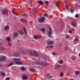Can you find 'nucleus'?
I'll return each instance as SVG.
<instances>
[{
	"label": "nucleus",
	"instance_id": "obj_1",
	"mask_svg": "<svg viewBox=\"0 0 80 80\" xmlns=\"http://www.w3.org/2000/svg\"><path fill=\"white\" fill-rule=\"evenodd\" d=\"M28 52H29L30 56H33L35 57H38L39 56V55L37 53V52L35 51H34L33 52H32L31 51H28Z\"/></svg>",
	"mask_w": 80,
	"mask_h": 80
},
{
	"label": "nucleus",
	"instance_id": "obj_2",
	"mask_svg": "<svg viewBox=\"0 0 80 80\" xmlns=\"http://www.w3.org/2000/svg\"><path fill=\"white\" fill-rule=\"evenodd\" d=\"M13 60L15 62L16 64L17 65L22 64V62H19L20 61V59L19 58H14L13 59Z\"/></svg>",
	"mask_w": 80,
	"mask_h": 80
},
{
	"label": "nucleus",
	"instance_id": "obj_3",
	"mask_svg": "<svg viewBox=\"0 0 80 80\" xmlns=\"http://www.w3.org/2000/svg\"><path fill=\"white\" fill-rule=\"evenodd\" d=\"M35 64L40 66H43L45 64V62L42 61V62H40L39 60L36 62Z\"/></svg>",
	"mask_w": 80,
	"mask_h": 80
},
{
	"label": "nucleus",
	"instance_id": "obj_4",
	"mask_svg": "<svg viewBox=\"0 0 80 80\" xmlns=\"http://www.w3.org/2000/svg\"><path fill=\"white\" fill-rule=\"evenodd\" d=\"M46 20V18L44 17H42V18H39L38 19V21L40 23H42L45 22L44 21Z\"/></svg>",
	"mask_w": 80,
	"mask_h": 80
},
{
	"label": "nucleus",
	"instance_id": "obj_5",
	"mask_svg": "<svg viewBox=\"0 0 80 80\" xmlns=\"http://www.w3.org/2000/svg\"><path fill=\"white\" fill-rule=\"evenodd\" d=\"M6 57L5 56H2L0 58V62H2L5 60Z\"/></svg>",
	"mask_w": 80,
	"mask_h": 80
},
{
	"label": "nucleus",
	"instance_id": "obj_6",
	"mask_svg": "<svg viewBox=\"0 0 80 80\" xmlns=\"http://www.w3.org/2000/svg\"><path fill=\"white\" fill-rule=\"evenodd\" d=\"M41 38L42 37L39 35H35L33 36V38L35 39H37L38 38Z\"/></svg>",
	"mask_w": 80,
	"mask_h": 80
},
{
	"label": "nucleus",
	"instance_id": "obj_7",
	"mask_svg": "<svg viewBox=\"0 0 80 80\" xmlns=\"http://www.w3.org/2000/svg\"><path fill=\"white\" fill-rule=\"evenodd\" d=\"M12 35H13V37L15 38L18 36V32H14L13 33Z\"/></svg>",
	"mask_w": 80,
	"mask_h": 80
},
{
	"label": "nucleus",
	"instance_id": "obj_8",
	"mask_svg": "<svg viewBox=\"0 0 80 80\" xmlns=\"http://www.w3.org/2000/svg\"><path fill=\"white\" fill-rule=\"evenodd\" d=\"M37 2L38 3H40L42 5H44V2H42V0L38 1Z\"/></svg>",
	"mask_w": 80,
	"mask_h": 80
},
{
	"label": "nucleus",
	"instance_id": "obj_9",
	"mask_svg": "<svg viewBox=\"0 0 80 80\" xmlns=\"http://www.w3.org/2000/svg\"><path fill=\"white\" fill-rule=\"evenodd\" d=\"M7 12V11L6 9H3L2 10V14L3 15L6 14Z\"/></svg>",
	"mask_w": 80,
	"mask_h": 80
},
{
	"label": "nucleus",
	"instance_id": "obj_10",
	"mask_svg": "<svg viewBox=\"0 0 80 80\" xmlns=\"http://www.w3.org/2000/svg\"><path fill=\"white\" fill-rule=\"evenodd\" d=\"M26 50V49L23 50H22L21 52L23 54H27Z\"/></svg>",
	"mask_w": 80,
	"mask_h": 80
},
{
	"label": "nucleus",
	"instance_id": "obj_11",
	"mask_svg": "<svg viewBox=\"0 0 80 80\" xmlns=\"http://www.w3.org/2000/svg\"><path fill=\"white\" fill-rule=\"evenodd\" d=\"M22 78L23 80H26L28 78V77L26 76L23 75Z\"/></svg>",
	"mask_w": 80,
	"mask_h": 80
},
{
	"label": "nucleus",
	"instance_id": "obj_12",
	"mask_svg": "<svg viewBox=\"0 0 80 80\" xmlns=\"http://www.w3.org/2000/svg\"><path fill=\"white\" fill-rule=\"evenodd\" d=\"M5 31H7L9 29V27L8 26H5L4 28Z\"/></svg>",
	"mask_w": 80,
	"mask_h": 80
},
{
	"label": "nucleus",
	"instance_id": "obj_13",
	"mask_svg": "<svg viewBox=\"0 0 80 80\" xmlns=\"http://www.w3.org/2000/svg\"><path fill=\"white\" fill-rule=\"evenodd\" d=\"M78 37L77 36L76 37V38L75 39V40L74 41V42H78V41H79V39H78Z\"/></svg>",
	"mask_w": 80,
	"mask_h": 80
},
{
	"label": "nucleus",
	"instance_id": "obj_14",
	"mask_svg": "<svg viewBox=\"0 0 80 80\" xmlns=\"http://www.w3.org/2000/svg\"><path fill=\"white\" fill-rule=\"evenodd\" d=\"M32 11L33 12H35L37 11V9L35 7L32 8Z\"/></svg>",
	"mask_w": 80,
	"mask_h": 80
},
{
	"label": "nucleus",
	"instance_id": "obj_15",
	"mask_svg": "<svg viewBox=\"0 0 80 80\" xmlns=\"http://www.w3.org/2000/svg\"><path fill=\"white\" fill-rule=\"evenodd\" d=\"M13 56L14 57H18L19 56V55L18 53H15L13 55Z\"/></svg>",
	"mask_w": 80,
	"mask_h": 80
},
{
	"label": "nucleus",
	"instance_id": "obj_16",
	"mask_svg": "<svg viewBox=\"0 0 80 80\" xmlns=\"http://www.w3.org/2000/svg\"><path fill=\"white\" fill-rule=\"evenodd\" d=\"M76 58V56H73L72 57V59L74 61H75Z\"/></svg>",
	"mask_w": 80,
	"mask_h": 80
},
{
	"label": "nucleus",
	"instance_id": "obj_17",
	"mask_svg": "<svg viewBox=\"0 0 80 80\" xmlns=\"http://www.w3.org/2000/svg\"><path fill=\"white\" fill-rule=\"evenodd\" d=\"M48 45H52L53 44V42H52V41H49L48 42Z\"/></svg>",
	"mask_w": 80,
	"mask_h": 80
},
{
	"label": "nucleus",
	"instance_id": "obj_18",
	"mask_svg": "<svg viewBox=\"0 0 80 80\" xmlns=\"http://www.w3.org/2000/svg\"><path fill=\"white\" fill-rule=\"evenodd\" d=\"M72 25L73 27H75L76 26V24H75V22H74V21H73L72 22Z\"/></svg>",
	"mask_w": 80,
	"mask_h": 80
},
{
	"label": "nucleus",
	"instance_id": "obj_19",
	"mask_svg": "<svg viewBox=\"0 0 80 80\" xmlns=\"http://www.w3.org/2000/svg\"><path fill=\"white\" fill-rule=\"evenodd\" d=\"M52 31H49L48 32V36L49 37H51V35L52 34Z\"/></svg>",
	"mask_w": 80,
	"mask_h": 80
},
{
	"label": "nucleus",
	"instance_id": "obj_20",
	"mask_svg": "<svg viewBox=\"0 0 80 80\" xmlns=\"http://www.w3.org/2000/svg\"><path fill=\"white\" fill-rule=\"evenodd\" d=\"M18 32L19 33V34H20V35H22L23 34V32H22L21 31H18Z\"/></svg>",
	"mask_w": 80,
	"mask_h": 80
},
{
	"label": "nucleus",
	"instance_id": "obj_21",
	"mask_svg": "<svg viewBox=\"0 0 80 80\" xmlns=\"http://www.w3.org/2000/svg\"><path fill=\"white\" fill-rule=\"evenodd\" d=\"M23 29L24 32H25V33L26 34H27V31H26V29L24 27H23Z\"/></svg>",
	"mask_w": 80,
	"mask_h": 80
},
{
	"label": "nucleus",
	"instance_id": "obj_22",
	"mask_svg": "<svg viewBox=\"0 0 80 80\" xmlns=\"http://www.w3.org/2000/svg\"><path fill=\"white\" fill-rule=\"evenodd\" d=\"M0 74H1L3 76H4L5 75V73L3 72H1Z\"/></svg>",
	"mask_w": 80,
	"mask_h": 80
},
{
	"label": "nucleus",
	"instance_id": "obj_23",
	"mask_svg": "<svg viewBox=\"0 0 80 80\" xmlns=\"http://www.w3.org/2000/svg\"><path fill=\"white\" fill-rule=\"evenodd\" d=\"M6 40L8 41V42H9L10 41V38L9 37L7 38Z\"/></svg>",
	"mask_w": 80,
	"mask_h": 80
},
{
	"label": "nucleus",
	"instance_id": "obj_24",
	"mask_svg": "<svg viewBox=\"0 0 80 80\" xmlns=\"http://www.w3.org/2000/svg\"><path fill=\"white\" fill-rule=\"evenodd\" d=\"M20 21L21 22H26V21H25V20H24V19H21Z\"/></svg>",
	"mask_w": 80,
	"mask_h": 80
},
{
	"label": "nucleus",
	"instance_id": "obj_25",
	"mask_svg": "<svg viewBox=\"0 0 80 80\" xmlns=\"http://www.w3.org/2000/svg\"><path fill=\"white\" fill-rule=\"evenodd\" d=\"M14 63H13L12 62L11 63H10V64H9V65H8V67H9L10 66L12 65H13Z\"/></svg>",
	"mask_w": 80,
	"mask_h": 80
},
{
	"label": "nucleus",
	"instance_id": "obj_26",
	"mask_svg": "<svg viewBox=\"0 0 80 80\" xmlns=\"http://www.w3.org/2000/svg\"><path fill=\"white\" fill-rule=\"evenodd\" d=\"M69 38H70L69 36H68V35H66L65 38L67 39H68Z\"/></svg>",
	"mask_w": 80,
	"mask_h": 80
},
{
	"label": "nucleus",
	"instance_id": "obj_27",
	"mask_svg": "<svg viewBox=\"0 0 80 80\" xmlns=\"http://www.w3.org/2000/svg\"><path fill=\"white\" fill-rule=\"evenodd\" d=\"M60 76L62 77L63 76V72H62L60 74Z\"/></svg>",
	"mask_w": 80,
	"mask_h": 80
},
{
	"label": "nucleus",
	"instance_id": "obj_28",
	"mask_svg": "<svg viewBox=\"0 0 80 80\" xmlns=\"http://www.w3.org/2000/svg\"><path fill=\"white\" fill-rule=\"evenodd\" d=\"M30 71H31L34 72H35V69H34V68H32V69H30Z\"/></svg>",
	"mask_w": 80,
	"mask_h": 80
},
{
	"label": "nucleus",
	"instance_id": "obj_29",
	"mask_svg": "<svg viewBox=\"0 0 80 80\" xmlns=\"http://www.w3.org/2000/svg\"><path fill=\"white\" fill-rule=\"evenodd\" d=\"M60 3V2H56V6L57 7H58Z\"/></svg>",
	"mask_w": 80,
	"mask_h": 80
},
{
	"label": "nucleus",
	"instance_id": "obj_30",
	"mask_svg": "<svg viewBox=\"0 0 80 80\" xmlns=\"http://www.w3.org/2000/svg\"><path fill=\"white\" fill-rule=\"evenodd\" d=\"M59 64H62L63 63V62L62 60H60L59 61Z\"/></svg>",
	"mask_w": 80,
	"mask_h": 80
},
{
	"label": "nucleus",
	"instance_id": "obj_31",
	"mask_svg": "<svg viewBox=\"0 0 80 80\" xmlns=\"http://www.w3.org/2000/svg\"><path fill=\"white\" fill-rule=\"evenodd\" d=\"M45 3L47 5H48V1H45Z\"/></svg>",
	"mask_w": 80,
	"mask_h": 80
},
{
	"label": "nucleus",
	"instance_id": "obj_32",
	"mask_svg": "<svg viewBox=\"0 0 80 80\" xmlns=\"http://www.w3.org/2000/svg\"><path fill=\"white\" fill-rule=\"evenodd\" d=\"M75 7L76 8H77L78 6V3H76L75 4Z\"/></svg>",
	"mask_w": 80,
	"mask_h": 80
},
{
	"label": "nucleus",
	"instance_id": "obj_33",
	"mask_svg": "<svg viewBox=\"0 0 80 80\" xmlns=\"http://www.w3.org/2000/svg\"><path fill=\"white\" fill-rule=\"evenodd\" d=\"M41 30L42 31L45 32V29L44 28H41Z\"/></svg>",
	"mask_w": 80,
	"mask_h": 80
},
{
	"label": "nucleus",
	"instance_id": "obj_34",
	"mask_svg": "<svg viewBox=\"0 0 80 80\" xmlns=\"http://www.w3.org/2000/svg\"><path fill=\"white\" fill-rule=\"evenodd\" d=\"M79 17V15L78 14H76L75 17L76 18H78Z\"/></svg>",
	"mask_w": 80,
	"mask_h": 80
},
{
	"label": "nucleus",
	"instance_id": "obj_35",
	"mask_svg": "<svg viewBox=\"0 0 80 80\" xmlns=\"http://www.w3.org/2000/svg\"><path fill=\"white\" fill-rule=\"evenodd\" d=\"M79 73V71H77L76 73L75 74L77 75H78Z\"/></svg>",
	"mask_w": 80,
	"mask_h": 80
},
{
	"label": "nucleus",
	"instance_id": "obj_36",
	"mask_svg": "<svg viewBox=\"0 0 80 80\" xmlns=\"http://www.w3.org/2000/svg\"><path fill=\"white\" fill-rule=\"evenodd\" d=\"M60 66H61L60 65H59V64H57V66H56V67L58 68H59V67Z\"/></svg>",
	"mask_w": 80,
	"mask_h": 80
},
{
	"label": "nucleus",
	"instance_id": "obj_37",
	"mask_svg": "<svg viewBox=\"0 0 80 80\" xmlns=\"http://www.w3.org/2000/svg\"><path fill=\"white\" fill-rule=\"evenodd\" d=\"M8 45L10 47L11 46V43L10 42H8Z\"/></svg>",
	"mask_w": 80,
	"mask_h": 80
},
{
	"label": "nucleus",
	"instance_id": "obj_38",
	"mask_svg": "<svg viewBox=\"0 0 80 80\" xmlns=\"http://www.w3.org/2000/svg\"><path fill=\"white\" fill-rule=\"evenodd\" d=\"M70 11H71L72 13H73L74 12V9H70Z\"/></svg>",
	"mask_w": 80,
	"mask_h": 80
},
{
	"label": "nucleus",
	"instance_id": "obj_39",
	"mask_svg": "<svg viewBox=\"0 0 80 80\" xmlns=\"http://www.w3.org/2000/svg\"><path fill=\"white\" fill-rule=\"evenodd\" d=\"M21 69H22V70H25V68L23 67H22L21 68Z\"/></svg>",
	"mask_w": 80,
	"mask_h": 80
},
{
	"label": "nucleus",
	"instance_id": "obj_40",
	"mask_svg": "<svg viewBox=\"0 0 80 80\" xmlns=\"http://www.w3.org/2000/svg\"><path fill=\"white\" fill-rule=\"evenodd\" d=\"M68 32L70 34H71L72 33V32L71 30H69Z\"/></svg>",
	"mask_w": 80,
	"mask_h": 80
},
{
	"label": "nucleus",
	"instance_id": "obj_41",
	"mask_svg": "<svg viewBox=\"0 0 80 80\" xmlns=\"http://www.w3.org/2000/svg\"><path fill=\"white\" fill-rule=\"evenodd\" d=\"M10 78L9 77H8L6 79V80H10Z\"/></svg>",
	"mask_w": 80,
	"mask_h": 80
},
{
	"label": "nucleus",
	"instance_id": "obj_42",
	"mask_svg": "<svg viewBox=\"0 0 80 80\" xmlns=\"http://www.w3.org/2000/svg\"><path fill=\"white\" fill-rule=\"evenodd\" d=\"M57 54V53H53V55H56Z\"/></svg>",
	"mask_w": 80,
	"mask_h": 80
},
{
	"label": "nucleus",
	"instance_id": "obj_43",
	"mask_svg": "<svg viewBox=\"0 0 80 80\" xmlns=\"http://www.w3.org/2000/svg\"><path fill=\"white\" fill-rule=\"evenodd\" d=\"M43 16L45 17H47V14H44Z\"/></svg>",
	"mask_w": 80,
	"mask_h": 80
},
{
	"label": "nucleus",
	"instance_id": "obj_44",
	"mask_svg": "<svg viewBox=\"0 0 80 80\" xmlns=\"http://www.w3.org/2000/svg\"><path fill=\"white\" fill-rule=\"evenodd\" d=\"M65 49L67 50H68V47H65Z\"/></svg>",
	"mask_w": 80,
	"mask_h": 80
},
{
	"label": "nucleus",
	"instance_id": "obj_45",
	"mask_svg": "<svg viewBox=\"0 0 80 80\" xmlns=\"http://www.w3.org/2000/svg\"><path fill=\"white\" fill-rule=\"evenodd\" d=\"M24 15L25 17L28 16V15H27V14H24Z\"/></svg>",
	"mask_w": 80,
	"mask_h": 80
},
{
	"label": "nucleus",
	"instance_id": "obj_46",
	"mask_svg": "<svg viewBox=\"0 0 80 80\" xmlns=\"http://www.w3.org/2000/svg\"><path fill=\"white\" fill-rule=\"evenodd\" d=\"M12 12L13 13H15V12L14 11H13V10H12Z\"/></svg>",
	"mask_w": 80,
	"mask_h": 80
},
{
	"label": "nucleus",
	"instance_id": "obj_47",
	"mask_svg": "<svg viewBox=\"0 0 80 80\" xmlns=\"http://www.w3.org/2000/svg\"><path fill=\"white\" fill-rule=\"evenodd\" d=\"M52 28H50V30L49 31L52 32Z\"/></svg>",
	"mask_w": 80,
	"mask_h": 80
},
{
	"label": "nucleus",
	"instance_id": "obj_48",
	"mask_svg": "<svg viewBox=\"0 0 80 80\" xmlns=\"http://www.w3.org/2000/svg\"><path fill=\"white\" fill-rule=\"evenodd\" d=\"M50 47L51 48H52L53 47V46H50Z\"/></svg>",
	"mask_w": 80,
	"mask_h": 80
},
{
	"label": "nucleus",
	"instance_id": "obj_49",
	"mask_svg": "<svg viewBox=\"0 0 80 80\" xmlns=\"http://www.w3.org/2000/svg\"><path fill=\"white\" fill-rule=\"evenodd\" d=\"M49 47H50V46H47V48H49Z\"/></svg>",
	"mask_w": 80,
	"mask_h": 80
},
{
	"label": "nucleus",
	"instance_id": "obj_50",
	"mask_svg": "<svg viewBox=\"0 0 80 80\" xmlns=\"http://www.w3.org/2000/svg\"><path fill=\"white\" fill-rule=\"evenodd\" d=\"M22 5H20V8H22Z\"/></svg>",
	"mask_w": 80,
	"mask_h": 80
},
{
	"label": "nucleus",
	"instance_id": "obj_51",
	"mask_svg": "<svg viewBox=\"0 0 80 80\" xmlns=\"http://www.w3.org/2000/svg\"><path fill=\"white\" fill-rule=\"evenodd\" d=\"M2 44L1 43H0V45H2Z\"/></svg>",
	"mask_w": 80,
	"mask_h": 80
},
{
	"label": "nucleus",
	"instance_id": "obj_52",
	"mask_svg": "<svg viewBox=\"0 0 80 80\" xmlns=\"http://www.w3.org/2000/svg\"><path fill=\"white\" fill-rule=\"evenodd\" d=\"M79 57H80V53L79 54V56H78Z\"/></svg>",
	"mask_w": 80,
	"mask_h": 80
},
{
	"label": "nucleus",
	"instance_id": "obj_53",
	"mask_svg": "<svg viewBox=\"0 0 80 80\" xmlns=\"http://www.w3.org/2000/svg\"><path fill=\"white\" fill-rule=\"evenodd\" d=\"M49 75H50V74H47V76H49Z\"/></svg>",
	"mask_w": 80,
	"mask_h": 80
},
{
	"label": "nucleus",
	"instance_id": "obj_54",
	"mask_svg": "<svg viewBox=\"0 0 80 80\" xmlns=\"http://www.w3.org/2000/svg\"><path fill=\"white\" fill-rule=\"evenodd\" d=\"M57 68H56V67H55V68L54 69L55 70H56V69H57Z\"/></svg>",
	"mask_w": 80,
	"mask_h": 80
},
{
	"label": "nucleus",
	"instance_id": "obj_55",
	"mask_svg": "<svg viewBox=\"0 0 80 80\" xmlns=\"http://www.w3.org/2000/svg\"><path fill=\"white\" fill-rule=\"evenodd\" d=\"M67 9L68 10V6L67 5Z\"/></svg>",
	"mask_w": 80,
	"mask_h": 80
},
{
	"label": "nucleus",
	"instance_id": "obj_56",
	"mask_svg": "<svg viewBox=\"0 0 80 80\" xmlns=\"http://www.w3.org/2000/svg\"><path fill=\"white\" fill-rule=\"evenodd\" d=\"M16 15H19L18 13V14H16Z\"/></svg>",
	"mask_w": 80,
	"mask_h": 80
},
{
	"label": "nucleus",
	"instance_id": "obj_57",
	"mask_svg": "<svg viewBox=\"0 0 80 80\" xmlns=\"http://www.w3.org/2000/svg\"><path fill=\"white\" fill-rule=\"evenodd\" d=\"M65 3L67 4V1L66 0H65Z\"/></svg>",
	"mask_w": 80,
	"mask_h": 80
},
{
	"label": "nucleus",
	"instance_id": "obj_58",
	"mask_svg": "<svg viewBox=\"0 0 80 80\" xmlns=\"http://www.w3.org/2000/svg\"><path fill=\"white\" fill-rule=\"evenodd\" d=\"M70 80H74L73 79H70Z\"/></svg>",
	"mask_w": 80,
	"mask_h": 80
},
{
	"label": "nucleus",
	"instance_id": "obj_59",
	"mask_svg": "<svg viewBox=\"0 0 80 80\" xmlns=\"http://www.w3.org/2000/svg\"><path fill=\"white\" fill-rule=\"evenodd\" d=\"M51 77V78H53V77H52V76H51V77Z\"/></svg>",
	"mask_w": 80,
	"mask_h": 80
},
{
	"label": "nucleus",
	"instance_id": "obj_60",
	"mask_svg": "<svg viewBox=\"0 0 80 80\" xmlns=\"http://www.w3.org/2000/svg\"><path fill=\"white\" fill-rule=\"evenodd\" d=\"M1 49H2V50H3V48H1Z\"/></svg>",
	"mask_w": 80,
	"mask_h": 80
},
{
	"label": "nucleus",
	"instance_id": "obj_61",
	"mask_svg": "<svg viewBox=\"0 0 80 80\" xmlns=\"http://www.w3.org/2000/svg\"><path fill=\"white\" fill-rule=\"evenodd\" d=\"M31 7H32V5H31Z\"/></svg>",
	"mask_w": 80,
	"mask_h": 80
},
{
	"label": "nucleus",
	"instance_id": "obj_62",
	"mask_svg": "<svg viewBox=\"0 0 80 80\" xmlns=\"http://www.w3.org/2000/svg\"><path fill=\"white\" fill-rule=\"evenodd\" d=\"M73 31H74L75 30H74V29H73Z\"/></svg>",
	"mask_w": 80,
	"mask_h": 80
},
{
	"label": "nucleus",
	"instance_id": "obj_63",
	"mask_svg": "<svg viewBox=\"0 0 80 80\" xmlns=\"http://www.w3.org/2000/svg\"><path fill=\"white\" fill-rule=\"evenodd\" d=\"M74 0L76 1L77 0Z\"/></svg>",
	"mask_w": 80,
	"mask_h": 80
},
{
	"label": "nucleus",
	"instance_id": "obj_64",
	"mask_svg": "<svg viewBox=\"0 0 80 80\" xmlns=\"http://www.w3.org/2000/svg\"><path fill=\"white\" fill-rule=\"evenodd\" d=\"M68 75H69V74Z\"/></svg>",
	"mask_w": 80,
	"mask_h": 80
}]
</instances>
